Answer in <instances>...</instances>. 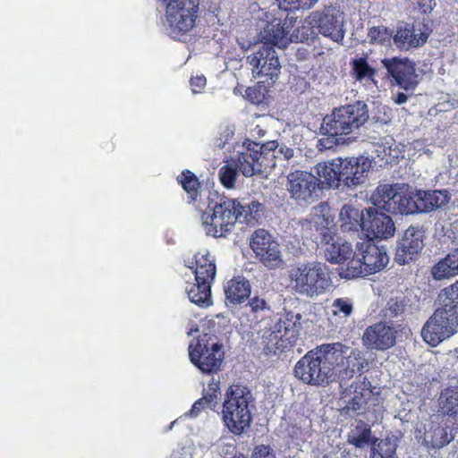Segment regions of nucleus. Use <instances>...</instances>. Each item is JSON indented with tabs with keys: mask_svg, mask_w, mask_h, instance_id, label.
<instances>
[{
	"mask_svg": "<svg viewBox=\"0 0 458 458\" xmlns=\"http://www.w3.org/2000/svg\"><path fill=\"white\" fill-rule=\"evenodd\" d=\"M331 344H322L315 349V386H320L336 379L334 362L337 356L331 350Z\"/></svg>",
	"mask_w": 458,
	"mask_h": 458,
	"instance_id": "obj_20",
	"label": "nucleus"
},
{
	"mask_svg": "<svg viewBox=\"0 0 458 458\" xmlns=\"http://www.w3.org/2000/svg\"><path fill=\"white\" fill-rule=\"evenodd\" d=\"M392 81L406 91H413L419 84L415 63L407 57H392L381 60Z\"/></svg>",
	"mask_w": 458,
	"mask_h": 458,
	"instance_id": "obj_10",
	"label": "nucleus"
},
{
	"mask_svg": "<svg viewBox=\"0 0 458 458\" xmlns=\"http://www.w3.org/2000/svg\"><path fill=\"white\" fill-rule=\"evenodd\" d=\"M365 220L366 216L351 205L345 204L340 210V227L344 232L357 231L360 227L363 230V221Z\"/></svg>",
	"mask_w": 458,
	"mask_h": 458,
	"instance_id": "obj_31",
	"label": "nucleus"
},
{
	"mask_svg": "<svg viewBox=\"0 0 458 458\" xmlns=\"http://www.w3.org/2000/svg\"><path fill=\"white\" fill-rule=\"evenodd\" d=\"M398 193L393 185H380L371 195V200L375 206L391 213L390 207H393V203H396L395 197L398 196Z\"/></svg>",
	"mask_w": 458,
	"mask_h": 458,
	"instance_id": "obj_37",
	"label": "nucleus"
},
{
	"mask_svg": "<svg viewBox=\"0 0 458 458\" xmlns=\"http://www.w3.org/2000/svg\"><path fill=\"white\" fill-rule=\"evenodd\" d=\"M375 152L386 164L395 163L400 155V150L391 137L381 139L380 142L375 145Z\"/></svg>",
	"mask_w": 458,
	"mask_h": 458,
	"instance_id": "obj_41",
	"label": "nucleus"
},
{
	"mask_svg": "<svg viewBox=\"0 0 458 458\" xmlns=\"http://www.w3.org/2000/svg\"><path fill=\"white\" fill-rule=\"evenodd\" d=\"M253 401V395L248 387L233 385L228 388L222 412L225 424L233 434L241 435L250 428V405Z\"/></svg>",
	"mask_w": 458,
	"mask_h": 458,
	"instance_id": "obj_4",
	"label": "nucleus"
},
{
	"mask_svg": "<svg viewBox=\"0 0 458 458\" xmlns=\"http://www.w3.org/2000/svg\"><path fill=\"white\" fill-rule=\"evenodd\" d=\"M298 5L295 7H301V8H311L318 0H297Z\"/></svg>",
	"mask_w": 458,
	"mask_h": 458,
	"instance_id": "obj_63",
	"label": "nucleus"
},
{
	"mask_svg": "<svg viewBox=\"0 0 458 458\" xmlns=\"http://www.w3.org/2000/svg\"><path fill=\"white\" fill-rule=\"evenodd\" d=\"M315 350L305 354L295 365L294 375L302 382L315 386Z\"/></svg>",
	"mask_w": 458,
	"mask_h": 458,
	"instance_id": "obj_33",
	"label": "nucleus"
},
{
	"mask_svg": "<svg viewBox=\"0 0 458 458\" xmlns=\"http://www.w3.org/2000/svg\"><path fill=\"white\" fill-rule=\"evenodd\" d=\"M243 208H245V211L244 214H242V221L250 223L259 217V213L262 209L260 203L252 201L248 206H243Z\"/></svg>",
	"mask_w": 458,
	"mask_h": 458,
	"instance_id": "obj_51",
	"label": "nucleus"
},
{
	"mask_svg": "<svg viewBox=\"0 0 458 458\" xmlns=\"http://www.w3.org/2000/svg\"><path fill=\"white\" fill-rule=\"evenodd\" d=\"M250 246L256 258L267 267L276 268L282 264L279 244L266 230H256L251 235Z\"/></svg>",
	"mask_w": 458,
	"mask_h": 458,
	"instance_id": "obj_12",
	"label": "nucleus"
},
{
	"mask_svg": "<svg viewBox=\"0 0 458 458\" xmlns=\"http://www.w3.org/2000/svg\"><path fill=\"white\" fill-rule=\"evenodd\" d=\"M318 35L317 21L314 12L301 21L295 31L290 35L293 41L303 42L314 38Z\"/></svg>",
	"mask_w": 458,
	"mask_h": 458,
	"instance_id": "obj_39",
	"label": "nucleus"
},
{
	"mask_svg": "<svg viewBox=\"0 0 458 458\" xmlns=\"http://www.w3.org/2000/svg\"><path fill=\"white\" fill-rule=\"evenodd\" d=\"M321 248L325 259L333 264H344L346 260L352 256V244L336 237L333 231L324 235V241L321 242Z\"/></svg>",
	"mask_w": 458,
	"mask_h": 458,
	"instance_id": "obj_22",
	"label": "nucleus"
},
{
	"mask_svg": "<svg viewBox=\"0 0 458 458\" xmlns=\"http://www.w3.org/2000/svg\"><path fill=\"white\" fill-rule=\"evenodd\" d=\"M419 191L399 192L395 197L396 203L390 207L392 214L412 215L420 213Z\"/></svg>",
	"mask_w": 458,
	"mask_h": 458,
	"instance_id": "obj_28",
	"label": "nucleus"
},
{
	"mask_svg": "<svg viewBox=\"0 0 458 458\" xmlns=\"http://www.w3.org/2000/svg\"><path fill=\"white\" fill-rule=\"evenodd\" d=\"M300 313L287 312L276 323V328L282 330L287 344H293L298 339L301 327Z\"/></svg>",
	"mask_w": 458,
	"mask_h": 458,
	"instance_id": "obj_27",
	"label": "nucleus"
},
{
	"mask_svg": "<svg viewBox=\"0 0 458 458\" xmlns=\"http://www.w3.org/2000/svg\"><path fill=\"white\" fill-rule=\"evenodd\" d=\"M224 354L223 344L216 336L208 334L199 335L189 344L191 361L205 373L217 370L222 364Z\"/></svg>",
	"mask_w": 458,
	"mask_h": 458,
	"instance_id": "obj_7",
	"label": "nucleus"
},
{
	"mask_svg": "<svg viewBox=\"0 0 458 458\" xmlns=\"http://www.w3.org/2000/svg\"><path fill=\"white\" fill-rule=\"evenodd\" d=\"M252 458H276V456L269 446L262 445L255 448Z\"/></svg>",
	"mask_w": 458,
	"mask_h": 458,
	"instance_id": "obj_57",
	"label": "nucleus"
},
{
	"mask_svg": "<svg viewBox=\"0 0 458 458\" xmlns=\"http://www.w3.org/2000/svg\"><path fill=\"white\" fill-rule=\"evenodd\" d=\"M458 275V261L453 250L431 267L435 280L450 279Z\"/></svg>",
	"mask_w": 458,
	"mask_h": 458,
	"instance_id": "obj_32",
	"label": "nucleus"
},
{
	"mask_svg": "<svg viewBox=\"0 0 458 458\" xmlns=\"http://www.w3.org/2000/svg\"><path fill=\"white\" fill-rule=\"evenodd\" d=\"M392 99L397 105H403L407 102L408 95L403 92H397L392 96Z\"/></svg>",
	"mask_w": 458,
	"mask_h": 458,
	"instance_id": "obj_61",
	"label": "nucleus"
},
{
	"mask_svg": "<svg viewBox=\"0 0 458 458\" xmlns=\"http://www.w3.org/2000/svg\"><path fill=\"white\" fill-rule=\"evenodd\" d=\"M453 439L454 436L449 433L448 428L431 423L429 432H428L424 440L430 444L432 448L437 449L448 445Z\"/></svg>",
	"mask_w": 458,
	"mask_h": 458,
	"instance_id": "obj_42",
	"label": "nucleus"
},
{
	"mask_svg": "<svg viewBox=\"0 0 458 458\" xmlns=\"http://www.w3.org/2000/svg\"><path fill=\"white\" fill-rule=\"evenodd\" d=\"M357 248L360 251L359 255H361L363 259L369 275L382 270L389 262L386 248L379 247L369 240L358 242Z\"/></svg>",
	"mask_w": 458,
	"mask_h": 458,
	"instance_id": "obj_21",
	"label": "nucleus"
},
{
	"mask_svg": "<svg viewBox=\"0 0 458 458\" xmlns=\"http://www.w3.org/2000/svg\"><path fill=\"white\" fill-rule=\"evenodd\" d=\"M396 339V330L391 325L379 322L369 327L363 333L362 342L367 348L385 351L392 347Z\"/></svg>",
	"mask_w": 458,
	"mask_h": 458,
	"instance_id": "obj_18",
	"label": "nucleus"
},
{
	"mask_svg": "<svg viewBox=\"0 0 458 458\" xmlns=\"http://www.w3.org/2000/svg\"><path fill=\"white\" fill-rule=\"evenodd\" d=\"M368 38L370 43L388 46L393 39V32L384 26L373 27L368 33Z\"/></svg>",
	"mask_w": 458,
	"mask_h": 458,
	"instance_id": "obj_48",
	"label": "nucleus"
},
{
	"mask_svg": "<svg viewBox=\"0 0 458 458\" xmlns=\"http://www.w3.org/2000/svg\"><path fill=\"white\" fill-rule=\"evenodd\" d=\"M196 284H189L186 287L189 299L192 303H195L201 307H208L212 303L211 301V284L214 281H208L205 283L206 290L202 288L204 282H200L199 279H195Z\"/></svg>",
	"mask_w": 458,
	"mask_h": 458,
	"instance_id": "obj_36",
	"label": "nucleus"
},
{
	"mask_svg": "<svg viewBox=\"0 0 458 458\" xmlns=\"http://www.w3.org/2000/svg\"><path fill=\"white\" fill-rule=\"evenodd\" d=\"M331 350L337 356L334 362L336 379L341 383L351 379L354 374L362 372L369 365L363 353L359 350H353L341 343L331 344Z\"/></svg>",
	"mask_w": 458,
	"mask_h": 458,
	"instance_id": "obj_8",
	"label": "nucleus"
},
{
	"mask_svg": "<svg viewBox=\"0 0 458 458\" xmlns=\"http://www.w3.org/2000/svg\"><path fill=\"white\" fill-rule=\"evenodd\" d=\"M206 78L202 75L191 77L190 81L191 91L193 94L200 93L206 86Z\"/></svg>",
	"mask_w": 458,
	"mask_h": 458,
	"instance_id": "obj_56",
	"label": "nucleus"
},
{
	"mask_svg": "<svg viewBox=\"0 0 458 458\" xmlns=\"http://www.w3.org/2000/svg\"><path fill=\"white\" fill-rule=\"evenodd\" d=\"M225 294L227 306L240 304L250 296V285L244 278H233L227 282Z\"/></svg>",
	"mask_w": 458,
	"mask_h": 458,
	"instance_id": "obj_29",
	"label": "nucleus"
},
{
	"mask_svg": "<svg viewBox=\"0 0 458 458\" xmlns=\"http://www.w3.org/2000/svg\"><path fill=\"white\" fill-rule=\"evenodd\" d=\"M440 293L452 301H458V280L453 284L441 290Z\"/></svg>",
	"mask_w": 458,
	"mask_h": 458,
	"instance_id": "obj_59",
	"label": "nucleus"
},
{
	"mask_svg": "<svg viewBox=\"0 0 458 458\" xmlns=\"http://www.w3.org/2000/svg\"><path fill=\"white\" fill-rule=\"evenodd\" d=\"M428 38L426 32L410 25L398 27L393 34V41L400 50L420 47L427 42Z\"/></svg>",
	"mask_w": 458,
	"mask_h": 458,
	"instance_id": "obj_23",
	"label": "nucleus"
},
{
	"mask_svg": "<svg viewBox=\"0 0 458 458\" xmlns=\"http://www.w3.org/2000/svg\"><path fill=\"white\" fill-rule=\"evenodd\" d=\"M371 167V161L366 157L342 158V184L356 187L365 182Z\"/></svg>",
	"mask_w": 458,
	"mask_h": 458,
	"instance_id": "obj_17",
	"label": "nucleus"
},
{
	"mask_svg": "<svg viewBox=\"0 0 458 458\" xmlns=\"http://www.w3.org/2000/svg\"><path fill=\"white\" fill-rule=\"evenodd\" d=\"M166 3L165 13H183L197 16L199 0H164Z\"/></svg>",
	"mask_w": 458,
	"mask_h": 458,
	"instance_id": "obj_45",
	"label": "nucleus"
},
{
	"mask_svg": "<svg viewBox=\"0 0 458 458\" xmlns=\"http://www.w3.org/2000/svg\"><path fill=\"white\" fill-rule=\"evenodd\" d=\"M330 310L331 319L337 324L345 323L353 313V301L347 297L336 298L333 301Z\"/></svg>",
	"mask_w": 458,
	"mask_h": 458,
	"instance_id": "obj_38",
	"label": "nucleus"
},
{
	"mask_svg": "<svg viewBox=\"0 0 458 458\" xmlns=\"http://www.w3.org/2000/svg\"><path fill=\"white\" fill-rule=\"evenodd\" d=\"M288 286L296 294L315 299L331 286L329 270L325 263L306 261L294 264L288 269Z\"/></svg>",
	"mask_w": 458,
	"mask_h": 458,
	"instance_id": "obj_2",
	"label": "nucleus"
},
{
	"mask_svg": "<svg viewBox=\"0 0 458 458\" xmlns=\"http://www.w3.org/2000/svg\"><path fill=\"white\" fill-rule=\"evenodd\" d=\"M252 136L255 137L256 135L259 137H262L265 134V131L260 128L259 125H257L252 131H251Z\"/></svg>",
	"mask_w": 458,
	"mask_h": 458,
	"instance_id": "obj_64",
	"label": "nucleus"
},
{
	"mask_svg": "<svg viewBox=\"0 0 458 458\" xmlns=\"http://www.w3.org/2000/svg\"><path fill=\"white\" fill-rule=\"evenodd\" d=\"M196 18L195 15L165 13L163 26L169 37L181 39L193 28Z\"/></svg>",
	"mask_w": 458,
	"mask_h": 458,
	"instance_id": "obj_25",
	"label": "nucleus"
},
{
	"mask_svg": "<svg viewBox=\"0 0 458 458\" xmlns=\"http://www.w3.org/2000/svg\"><path fill=\"white\" fill-rule=\"evenodd\" d=\"M423 239L424 232L420 228L409 227L397 244L395 261L400 265H404L416 259L424 246Z\"/></svg>",
	"mask_w": 458,
	"mask_h": 458,
	"instance_id": "obj_15",
	"label": "nucleus"
},
{
	"mask_svg": "<svg viewBox=\"0 0 458 458\" xmlns=\"http://www.w3.org/2000/svg\"><path fill=\"white\" fill-rule=\"evenodd\" d=\"M410 300L404 294H399L391 298L384 310L385 316L394 318L403 314L409 306Z\"/></svg>",
	"mask_w": 458,
	"mask_h": 458,
	"instance_id": "obj_46",
	"label": "nucleus"
},
{
	"mask_svg": "<svg viewBox=\"0 0 458 458\" xmlns=\"http://www.w3.org/2000/svg\"><path fill=\"white\" fill-rule=\"evenodd\" d=\"M261 339L264 348L269 352L287 347V343L284 337H283L282 330L276 328V324L262 332Z\"/></svg>",
	"mask_w": 458,
	"mask_h": 458,
	"instance_id": "obj_43",
	"label": "nucleus"
},
{
	"mask_svg": "<svg viewBox=\"0 0 458 458\" xmlns=\"http://www.w3.org/2000/svg\"><path fill=\"white\" fill-rule=\"evenodd\" d=\"M246 307L250 308V311L255 315L268 309L265 300L259 297L252 298Z\"/></svg>",
	"mask_w": 458,
	"mask_h": 458,
	"instance_id": "obj_55",
	"label": "nucleus"
},
{
	"mask_svg": "<svg viewBox=\"0 0 458 458\" xmlns=\"http://www.w3.org/2000/svg\"><path fill=\"white\" fill-rule=\"evenodd\" d=\"M334 216L330 208L326 203H320L312 208L309 218L299 221V225L303 237L320 242L324 241V235L330 233Z\"/></svg>",
	"mask_w": 458,
	"mask_h": 458,
	"instance_id": "obj_9",
	"label": "nucleus"
},
{
	"mask_svg": "<svg viewBox=\"0 0 458 458\" xmlns=\"http://www.w3.org/2000/svg\"><path fill=\"white\" fill-rule=\"evenodd\" d=\"M352 70L355 78L358 81H371L374 84H376L374 77L377 73V71L368 64L366 59H354L352 61Z\"/></svg>",
	"mask_w": 458,
	"mask_h": 458,
	"instance_id": "obj_47",
	"label": "nucleus"
},
{
	"mask_svg": "<svg viewBox=\"0 0 458 458\" xmlns=\"http://www.w3.org/2000/svg\"><path fill=\"white\" fill-rule=\"evenodd\" d=\"M293 149L285 146V145H281L276 148V150H271L270 151V154H269V160H273V158H278V157H283L284 160H289L291 157H293Z\"/></svg>",
	"mask_w": 458,
	"mask_h": 458,
	"instance_id": "obj_54",
	"label": "nucleus"
},
{
	"mask_svg": "<svg viewBox=\"0 0 458 458\" xmlns=\"http://www.w3.org/2000/svg\"><path fill=\"white\" fill-rule=\"evenodd\" d=\"M292 21L281 17H276L267 21L266 26L260 31V38L263 45L276 46L279 48H284L293 38H290Z\"/></svg>",
	"mask_w": 458,
	"mask_h": 458,
	"instance_id": "obj_19",
	"label": "nucleus"
},
{
	"mask_svg": "<svg viewBox=\"0 0 458 458\" xmlns=\"http://www.w3.org/2000/svg\"><path fill=\"white\" fill-rule=\"evenodd\" d=\"M363 232L369 238L386 240L394 235L395 226L389 216L369 208L363 221Z\"/></svg>",
	"mask_w": 458,
	"mask_h": 458,
	"instance_id": "obj_16",
	"label": "nucleus"
},
{
	"mask_svg": "<svg viewBox=\"0 0 458 458\" xmlns=\"http://www.w3.org/2000/svg\"><path fill=\"white\" fill-rule=\"evenodd\" d=\"M318 188L319 180L310 173L298 170L287 176L286 190L291 198L301 205L313 202Z\"/></svg>",
	"mask_w": 458,
	"mask_h": 458,
	"instance_id": "obj_11",
	"label": "nucleus"
},
{
	"mask_svg": "<svg viewBox=\"0 0 458 458\" xmlns=\"http://www.w3.org/2000/svg\"><path fill=\"white\" fill-rule=\"evenodd\" d=\"M420 213H429L445 207L450 200L445 191H419Z\"/></svg>",
	"mask_w": 458,
	"mask_h": 458,
	"instance_id": "obj_30",
	"label": "nucleus"
},
{
	"mask_svg": "<svg viewBox=\"0 0 458 458\" xmlns=\"http://www.w3.org/2000/svg\"><path fill=\"white\" fill-rule=\"evenodd\" d=\"M437 301L438 307L421 329L423 340L431 346H437L458 332V301L441 293Z\"/></svg>",
	"mask_w": 458,
	"mask_h": 458,
	"instance_id": "obj_3",
	"label": "nucleus"
},
{
	"mask_svg": "<svg viewBox=\"0 0 458 458\" xmlns=\"http://www.w3.org/2000/svg\"><path fill=\"white\" fill-rule=\"evenodd\" d=\"M359 253L360 251L357 247L355 250H352V256L344 264L345 266V269L340 273L342 277L356 278L369 276L363 259L361 255H359Z\"/></svg>",
	"mask_w": 458,
	"mask_h": 458,
	"instance_id": "obj_40",
	"label": "nucleus"
},
{
	"mask_svg": "<svg viewBox=\"0 0 458 458\" xmlns=\"http://www.w3.org/2000/svg\"><path fill=\"white\" fill-rule=\"evenodd\" d=\"M365 403L366 402L362 394L360 396L354 394L352 401L349 402L348 408L353 411L360 410L365 404Z\"/></svg>",
	"mask_w": 458,
	"mask_h": 458,
	"instance_id": "obj_60",
	"label": "nucleus"
},
{
	"mask_svg": "<svg viewBox=\"0 0 458 458\" xmlns=\"http://www.w3.org/2000/svg\"><path fill=\"white\" fill-rule=\"evenodd\" d=\"M278 3V6L282 10H288L292 4H298L297 0H276Z\"/></svg>",
	"mask_w": 458,
	"mask_h": 458,
	"instance_id": "obj_62",
	"label": "nucleus"
},
{
	"mask_svg": "<svg viewBox=\"0 0 458 458\" xmlns=\"http://www.w3.org/2000/svg\"><path fill=\"white\" fill-rule=\"evenodd\" d=\"M369 109L367 104L357 101L346 105L326 115L323 118L320 131L324 135L332 137V142L336 144L354 140L358 130L369 120Z\"/></svg>",
	"mask_w": 458,
	"mask_h": 458,
	"instance_id": "obj_1",
	"label": "nucleus"
},
{
	"mask_svg": "<svg viewBox=\"0 0 458 458\" xmlns=\"http://www.w3.org/2000/svg\"><path fill=\"white\" fill-rule=\"evenodd\" d=\"M278 147L276 140L259 143L246 140L238 145L231 157L237 169L246 177L265 172L267 167H275L276 163L269 160L271 150Z\"/></svg>",
	"mask_w": 458,
	"mask_h": 458,
	"instance_id": "obj_5",
	"label": "nucleus"
},
{
	"mask_svg": "<svg viewBox=\"0 0 458 458\" xmlns=\"http://www.w3.org/2000/svg\"><path fill=\"white\" fill-rule=\"evenodd\" d=\"M237 167L233 162L232 164L225 165L220 168L219 178L225 187L228 189L234 187L235 180L237 177Z\"/></svg>",
	"mask_w": 458,
	"mask_h": 458,
	"instance_id": "obj_50",
	"label": "nucleus"
},
{
	"mask_svg": "<svg viewBox=\"0 0 458 458\" xmlns=\"http://www.w3.org/2000/svg\"><path fill=\"white\" fill-rule=\"evenodd\" d=\"M219 390V380L215 377L211 378V382L208 383L207 388H204V399L206 403H216L217 393Z\"/></svg>",
	"mask_w": 458,
	"mask_h": 458,
	"instance_id": "obj_52",
	"label": "nucleus"
},
{
	"mask_svg": "<svg viewBox=\"0 0 458 458\" xmlns=\"http://www.w3.org/2000/svg\"><path fill=\"white\" fill-rule=\"evenodd\" d=\"M182 188L187 191L191 199L197 196L199 182L196 176L190 171L183 172L178 178Z\"/></svg>",
	"mask_w": 458,
	"mask_h": 458,
	"instance_id": "obj_49",
	"label": "nucleus"
},
{
	"mask_svg": "<svg viewBox=\"0 0 458 458\" xmlns=\"http://www.w3.org/2000/svg\"><path fill=\"white\" fill-rule=\"evenodd\" d=\"M188 267L192 271L195 276V279L204 282L202 288L205 287L208 281H214L216 274V268L215 264V259L206 250L197 252L194 255V261L188 265Z\"/></svg>",
	"mask_w": 458,
	"mask_h": 458,
	"instance_id": "obj_24",
	"label": "nucleus"
},
{
	"mask_svg": "<svg viewBox=\"0 0 458 458\" xmlns=\"http://www.w3.org/2000/svg\"><path fill=\"white\" fill-rule=\"evenodd\" d=\"M375 438L371 436L370 427L362 421H358L352 426L347 437L348 443L357 448L371 446Z\"/></svg>",
	"mask_w": 458,
	"mask_h": 458,
	"instance_id": "obj_34",
	"label": "nucleus"
},
{
	"mask_svg": "<svg viewBox=\"0 0 458 458\" xmlns=\"http://www.w3.org/2000/svg\"><path fill=\"white\" fill-rule=\"evenodd\" d=\"M438 407L444 415L458 419V386L447 387L441 392Z\"/></svg>",
	"mask_w": 458,
	"mask_h": 458,
	"instance_id": "obj_35",
	"label": "nucleus"
},
{
	"mask_svg": "<svg viewBox=\"0 0 458 458\" xmlns=\"http://www.w3.org/2000/svg\"><path fill=\"white\" fill-rule=\"evenodd\" d=\"M234 126L225 125L220 128L219 137L216 140V146L224 148L229 140L234 135Z\"/></svg>",
	"mask_w": 458,
	"mask_h": 458,
	"instance_id": "obj_53",
	"label": "nucleus"
},
{
	"mask_svg": "<svg viewBox=\"0 0 458 458\" xmlns=\"http://www.w3.org/2000/svg\"><path fill=\"white\" fill-rule=\"evenodd\" d=\"M318 34L339 42L344 38V14L335 7L314 12Z\"/></svg>",
	"mask_w": 458,
	"mask_h": 458,
	"instance_id": "obj_14",
	"label": "nucleus"
},
{
	"mask_svg": "<svg viewBox=\"0 0 458 458\" xmlns=\"http://www.w3.org/2000/svg\"><path fill=\"white\" fill-rule=\"evenodd\" d=\"M216 403H206L205 399H204V396L196 401L194 403V404L192 405V408L191 410L189 411V414L192 417H195L197 416L206 406H208V407H212L213 405H215Z\"/></svg>",
	"mask_w": 458,
	"mask_h": 458,
	"instance_id": "obj_58",
	"label": "nucleus"
},
{
	"mask_svg": "<svg viewBox=\"0 0 458 458\" xmlns=\"http://www.w3.org/2000/svg\"><path fill=\"white\" fill-rule=\"evenodd\" d=\"M244 211L243 205L233 199H221L213 207L209 205L201 216L206 234L213 237L225 236L237 221H242Z\"/></svg>",
	"mask_w": 458,
	"mask_h": 458,
	"instance_id": "obj_6",
	"label": "nucleus"
},
{
	"mask_svg": "<svg viewBox=\"0 0 458 458\" xmlns=\"http://www.w3.org/2000/svg\"><path fill=\"white\" fill-rule=\"evenodd\" d=\"M396 445L388 438L377 439L370 446V458H397Z\"/></svg>",
	"mask_w": 458,
	"mask_h": 458,
	"instance_id": "obj_44",
	"label": "nucleus"
},
{
	"mask_svg": "<svg viewBox=\"0 0 458 458\" xmlns=\"http://www.w3.org/2000/svg\"><path fill=\"white\" fill-rule=\"evenodd\" d=\"M342 158H335L329 162L318 163L315 166L319 177V183H326L329 187L339 188L342 185Z\"/></svg>",
	"mask_w": 458,
	"mask_h": 458,
	"instance_id": "obj_26",
	"label": "nucleus"
},
{
	"mask_svg": "<svg viewBox=\"0 0 458 458\" xmlns=\"http://www.w3.org/2000/svg\"><path fill=\"white\" fill-rule=\"evenodd\" d=\"M252 73L259 77L277 78L281 70L278 54L272 46L262 45L248 56Z\"/></svg>",
	"mask_w": 458,
	"mask_h": 458,
	"instance_id": "obj_13",
	"label": "nucleus"
}]
</instances>
